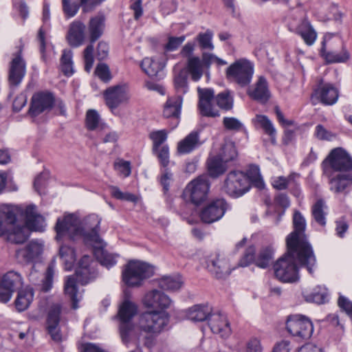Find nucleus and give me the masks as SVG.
<instances>
[{
	"label": "nucleus",
	"mask_w": 352,
	"mask_h": 352,
	"mask_svg": "<svg viewBox=\"0 0 352 352\" xmlns=\"http://www.w3.org/2000/svg\"><path fill=\"white\" fill-rule=\"evenodd\" d=\"M101 219L96 214H91L80 220L74 214H66L58 218L55 226L56 239L60 241L68 238L72 241L82 239L91 246L102 245L100 232Z\"/></svg>",
	"instance_id": "nucleus-1"
},
{
	"label": "nucleus",
	"mask_w": 352,
	"mask_h": 352,
	"mask_svg": "<svg viewBox=\"0 0 352 352\" xmlns=\"http://www.w3.org/2000/svg\"><path fill=\"white\" fill-rule=\"evenodd\" d=\"M333 170L338 172L329 180V188L334 193H340L352 185V158L342 148L333 149L324 161Z\"/></svg>",
	"instance_id": "nucleus-2"
},
{
	"label": "nucleus",
	"mask_w": 352,
	"mask_h": 352,
	"mask_svg": "<svg viewBox=\"0 0 352 352\" xmlns=\"http://www.w3.org/2000/svg\"><path fill=\"white\" fill-rule=\"evenodd\" d=\"M25 226H18L13 223L8 226L5 235L12 243H23L28 240L31 231L43 232L45 228L44 217L38 214L34 205H30L23 211Z\"/></svg>",
	"instance_id": "nucleus-3"
},
{
	"label": "nucleus",
	"mask_w": 352,
	"mask_h": 352,
	"mask_svg": "<svg viewBox=\"0 0 352 352\" xmlns=\"http://www.w3.org/2000/svg\"><path fill=\"white\" fill-rule=\"evenodd\" d=\"M296 262L301 267H306L309 274H313L316 266V258L313 265L309 264L305 254L303 253L298 256L297 254L290 252L287 248V252L285 256L279 258L274 265L276 277L280 281L285 283L297 281L299 279V275Z\"/></svg>",
	"instance_id": "nucleus-4"
},
{
	"label": "nucleus",
	"mask_w": 352,
	"mask_h": 352,
	"mask_svg": "<svg viewBox=\"0 0 352 352\" xmlns=\"http://www.w3.org/2000/svg\"><path fill=\"white\" fill-rule=\"evenodd\" d=\"M293 224L294 230L286 239L287 248L290 252H294L298 256L303 253L305 254L308 263L313 265L315 261V255L305 234V219L299 211H295L294 214Z\"/></svg>",
	"instance_id": "nucleus-5"
},
{
	"label": "nucleus",
	"mask_w": 352,
	"mask_h": 352,
	"mask_svg": "<svg viewBox=\"0 0 352 352\" xmlns=\"http://www.w3.org/2000/svg\"><path fill=\"white\" fill-rule=\"evenodd\" d=\"M91 261L89 256H83L79 261L75 275L67 276L65 281V294L70 298L74 309L78 307V302L82 298L77 288V282L85 285L94 278V271L90 267Z\"/></svg>",
	"instance_id": "nucleus-6"
},
{
	"label": "nucleus",
	"mask_w": 352,
	"mask_h": 352,
	"mask_svg": "<svg viewBox=\"0 0 352 352\" xmlns=\"http://www.w3.org/2000/svg\"><path fill=\"white\" fill-rule=\"evenodd\" d=\"M169 314L166 311L157 310L147 311L142 313L138 318V327L140 331L146 333L144 344L151 347L155 342V338L168 325Z\"/></svg>",
	"instance_id": "nucleus-7"
},
{
	"label": "nucleus",
	"mask_w": 352,
	"mask_h": 352,
	"mask_svg": "<svg viewBox=\"0 0 352 352\" xmlns=\"http://www.w3.org/2000/svg\"><path fill=\"white\" fill-rule=\"evenodd\" d=\"M154 267L140 261H129L122 270V280L128 287H139L154 274Z\"/></svg>",
	"instance_id": "nucleus-8"
},
{
	"label": "nucleus",
	"mask_w": 352,
	"mask_h": 352,
	"mask_svg": "<svg viewBox=\"0 0 352 352\" xmlns=\"http://www.w3.org/2000/svg\"><path fill=\"white\" fill-rule=\"evenodd\" d=\"M254 74V65L245 58L236 60L226 71L227 80L244 87L250 85Z\"/></svg>",
	"instance_id": "nucleus-9"
},
{
	"label": "nucleus",
	"mask_w": 352,
	"mask_h": 352,
	"mask_svg": "<svg viewBox=\"0 0 352 352\" xmlns=\"http://www.w3.org/2000/svg\"><path fill=\"white\" fill-rule=\"evenodd\" d=\"M105 18L102 14L90 19L88 24V32L90 44L88 45L83 52L85 62V69L89 72L94 65V43L102 36L104 28Z\"/></svg>",
	"instance_id": "nucleus-10"
},
{
	"label": "nucleus",
	"mask_w": 352,
	"mask_h": 352,
	"mask_svg": "<svg viewBox=\"0 0 352 352\" xmlns=\"http://www.w3.org/2000/svg\"><path fill=\"white\" fill-rule=\"evenodd\" d=\"M250 189L245 174L239 170L230 171L226 176L221 190L234 198L243 196Z\"/></svg>",
	"instance_id": "nucleus-11"
},
{
	"label": "nucleus",
	"mask_w": 352,
	"mask_h": 352,
	"mask_svg": "<svg viewBox=\"0 0 352 352\" xmlns=\"http://www.w3.org/2000/svg\"><path fill=\"white\" fill-rule=\"evenodd\" d=\"M286 328L291 335L302 340L309 339L314 331V326L310 319L298 314L287 318Z\"/></svg>",
	"instance_id": "nucleus-12"
},
{
	"label": "nucleus",
	"mask_w": 352,
	"mask_h": 352,
	"mask_svg": "<svg viewBox=\"0 0 352 352\" xmlns=\"http://www.w3.org/2000/svg\"><path fill=\"white\" fill-rule=\"evenodd\" d=\"M210 181L207 175H201L191 181L186 187L184 195L195 205H199L208 198Z\"/></svg>",
	"instance_id": "nucleus-13"
},
{
	"label": "nucleus",
	"mask_w": 352,
	"mask_h": 352,
	"mask_svg": "<svg viewBox=\"0 0 352 352\" xmlns=\"http://www.w3.org/2000/svg\"><path fill=\"white\" fill-rule=\"evenodd\" d=\"M23 285L21 275L15 271H9L0 278V302H8L13 294Z\"/></svg>",
	"instance_id": "nucleus-14"
},
{
	"label": "nucleus",
	"mask_w": 352,
	"mask_h": 352,
	"mask_svg": "<svg viewBox=\"0 0 352 352\" xmlns=\"http://www.w3.org/2000/svg\"><path fill=\"white\" fill-rule=\"evenodd\" d=\"M206 265L208 272L218 279L228 277L232 272L228 259L219 252H214L207 256Z\"/></svg>",
	"instance_id": "nucleus-15"
},
{
	"label": "nucleus",
	"mask_w": 352,
	"mask_h": 352,
	"mask_svg": "<svg viewBox=\"0 0 352 352\" xmlns=\"http://www.w3.org/2000/svg\"><path fill=\"white\" fill-rule=\"evenodd\" d=\"M55 104L54 94L49 91L35 93L32 98L28 113L32 117L50 111Z\"/></svg>",
	"instance_id": "nucleus-16"
},
{
	"label": "nucleus",
	"mask_w": 352,
	"mask_h": 352,
	"mask_svg": "<svg viewBox=\"0 0 352 352\" xmlns=\"http://www.w3.org/2000/svg\"><path fill=\"white\" fill-rule=\"evenodd\" d=\"M142 303L146 308L164 311L165 309L170 307L173 301L163 292L152 289L145 294L142 298Z\"/></svg>",
	"instance_id": "nucleus-17"
},
{
	"label": "nucleus",
	"mask_w": 352,
	"mask_h": 352,
	"mask_svg": "<svg viewBox=\"0 0 352 352\" xmlns=\"http://www.w3.org/2000/svg\"><path fill=\"white\" fill-rule=\"evenodd\" d=\"M10 63L8 80L11 86H18L24 78L26 72V64L22 57V47H19L14 54Z\"/></svg>",
	"instance_id": "nucleus-18"
},
{
	"label": "nucleus",
	"mask_w": 352,
	"mask_h": 352,
	"mask_svg": "<svg viewBox=\"0 0 352 352\" xmlns=\"http://www.w3.org/2000/svg\"><path fill=\"white\" fill-rule=\"evenodd\" d=\"M227 210V203L224 199H217L204 207L200 212L201 221L206 223H212L219 221Z\"/></svg>",
	"instance_id": "nucleus-19"
},
{
	"label": "nucleus",
	"mask_w": 352,
	"mask_h": 352,
	"mask_svg": "<svg viewBox=\"0 0 352 352\" xmlns=\"http://www.w3.org/2000/svg\"><path fill=\"white\" fill-rule=\"evenodd\" d=\"M312 97H315L324 105H332L338 99L339 91L333 84L325 82L321 78L318 80Z\"/></svg>",
	"instance_id": "nucleus-20"
},
{
	"label": "nucleus",
	"mask_w": 352,
	"mask_h": 352,
	"mask_svg": "<svg viewBox=\"0 0 352 352\" xmlns=\"http://www.w3.org/2000/svg\"><path fill=\"white\" fill-rule=\"evenodd\" d=\"M199 102L198 109L201 116L206 117H217L219 116V111L212 104L214 91L210 88H197Z\"/></svg>",
	"instance_id": "nucleus-21"
},
{
	"label": "nucleus",
	"mask_w": 352,
	"mask_h": 352,
	"mask_svg": "<svg viewBox=\"0 0 352 352\" xmlns=\"http://www.w3.org/2000/svg\"><path fill=\"white\" fill-rule=\"evenodd\" d=\"M20 207L12 204L0 205V237L5 235L8 230V226L16 221V217L22 213Z\"/></svg>",
	"instance_id": "nucleus-22"
},
{
	"label": "nucleus",
	"mask_w": 352,
	"mask_h": 352,
	"mask_svg": "<svg viewBox=\"0 0 352 352\" xmlns=\"http://www.w3.org/2000/svg\"><path fill=\"white\" fill-rule=\"evenodd\" d=\"M212 332L221 338H228L232 333L228 317L223 313H213L208 322Z\"/></svg>",
	"instance_id": "nucleus-23"
},
{
	"label": "nucleus",
	"mask_w": 352,
	"mask_h": 352,
	"mask_svg": "<svg viewBox=\"0 0 352 352\" xmlns=\"http://www.w3.org/2000/svg\"><path fill=\"white\" fill-rule=\"evenodd\" d=\"M66 38L71 47L81 46L86 38V25L79 20L74 21L69 25Z\"/></svg>",
	"instance_id": "nucleus-24"
},
{
	"label": "nucleus",
	"mask_w": 352,
	"mask_h": 352,
	"mask_svg": "<svg viewBox=\"0 0 352 352\" xmlns=\"http://www.w3.org/2000/svg\"><path fill=\"white\" fill-rule=\"evenodd\" d=\"M107 104L111 109L129 98L128 88L126 85H117L107 89L104 94Z\"/></svg>",
	"instance_id": "nucleus-25"
},
{
	"label": "nucleus",
	"mask_w": 352,
	"mask_h": 352,
	"mask_svg": "<svg viewBox=\"0 0 352 352\" xmlns=\"http://www.w3.org/2000/svg\"><path fill=\"white\" fill-rule=\"evenodd\" d=\"M43 252V244L31 241L24 248L16 252V257L19 263H30L38 258Z\"/></svg>",
	"instance_id": "nucleus-26"
},
{
	"label": "nucleus",
	"mask_w": 352,
	"mask_h": 352,
	"mask_svg": "<svg viewBox=\"0 0 352 352\" xmlns=\"http://www.w3.org/2000/svg\"><path fill=\"white\" fill-rule=\"evenodd\" d=\"M60 306L55 305L52 306L48 313L46 327L52 340L59 342L62 341V334L59 328Z\"/></svg>",
	"instance_id": "nucleus-27"
},
{
	"label": "nucleus",
	"mask_w": 352,
	"mask_h": 352,
	"mask_svg": "<svg viewBox=\"0 0 352 352\" xmlns=\"http://www.w3.org/2000/svg\"><path fill=\"white\" fill-rule=\"evenodd\" d=\"M201 144L199 133L193 131L177 143V151L179 155L188 154Z\"/></svg>",
	"instance_id": "nucleus-28"
},
{
	"label": "nucleus",
	"mask_w": 352,
	"mask_h": 352,
	"mask_svg": "<svg viewBox=\"0 0 352 352\" xmlns=\"http://www.w3.org/2000/svg\"><path fill=\"white\" fill-rule=\"evenodd\" d=\"M186 317L192 322H203L208 320L213 314L208 304H198L186 310Z\"/></svg>",
	"instance_id": "nucleus-29"
},
{
	"label": "nucleus",
	"mask_w": 352,
	"mask_h": 352,
	"mask_svg": "<svg viewBox=\"0 0 352 352\" xmlns=\"http://www.w3.org/2000/svg\"><path fill=\"white\" fill-rule=\"evenodd\" d=\"M248 95L254 100L261 102H266L270 98V92L266 78L261 76L254 87L248 90Z\"/></svg>",
	"instance_id": "nucleus-30"
},
{
	"label": "nucleus",
	"mask_w": 352,
	"mask_h": 352,
	"mask_svg": "<svg viewBox=\"0 0 352 352\" xmlns=\"http://www.w3.org/2000/svg\"><path fill=\"white\" fill-rule=\"evenodd\" d=\"M164 63L158 58H144L141 63L142 69L150 77L161 78L162 77Z\"/></svg>",
	"instance_id": "nucleus-31"
},
{
	"label": "nucleus",
	"mask_w": 352,
	"mask_h": 352,
	"mask_svg": "<svg viewBox=\"0 0 352 352\" xmlns=\"http://www.w3.org/2000/svg\"><path fill=\"white\" fill-rule=\"evenodd\" d=\"M183 98L177 95L168 98L164 104L163 115L166 118L175 119V126L178 124Z\"/></svg>",
	"instance_id": "nucleus-32"
},
{
	"label": "nucleus",
	"mask_w": 352,
	"mask_h": 352,
	"mask_svg": "<svg viewBox=\"0 0 352 352\" xmlns=\"http://www.w3.org/2000/svg\"><path fill=\"white\" fill-rule=\"evenodd\" d=\"M305 300L308 302L323 304L327 301L328 292L325 287L318 285L311 291H305L302 293Z\"/></svg>",
	"instance_id": "nucleus-33"
},
{
	"label": "nucleus",
	"mask_w": 352,
	"mask_h": 352,
	"mask_svg": "<svg viewBox=\"0 0 352 352\" xmlns=\"http://www.w3.org/2000/svg\"><path fill=\"white\" fill-rule=\"evenodd\" d=\"M104 242L102 241V245L94 246V253L98 262L107 268H110L116 264V256L109 253L104 249Z\"/></svg>",
	"instance_id": "nucleus-34"
},
{
	"label": "nucleus",
	"mask_w": 352,
	"mask_h": 352,
	"mask_svg": "<svg viewBox=\"0 0 352 352\" xmlns=\"http://www.w3.org/2000/svg\"><path fill=\"white\" fill-rule=\"evenodd\" d=\"M186 68L191 79L197 82L202 77L205 67L199 56H193L187 59Z\"/></svg>",
	"instance_id": "nucleus-35"
},
{
	"label": "nucleus",
	"mask_w": 352,
	"mask_h": 352,
	"mask_svg": "<svg viewBox=\"0 0 352 352\" xmlns=\"http://www.w3.org/2000/svg\"><path fill=\"white\" fill-rule=\"evenodd\" d=\"M137 312L138 306L135 303L129 299H125L120 306L118 311L120 323L132 322V319Z\"/></svg>",
	"instance_id": "nucleus-36"
},
{
	"label": "nucleus",
	"mask_w": 352,
	"mask_h": 352,
	"mask_svg": "<svg viewBox=\"0 0 352 352\" xmlns=\"http://www.w3.org/2000/svg\"><path fill=\"white\" fill-rule=\"evenodd\" d=\"M296 32L300 35L305 43L308 45H311L316 41L317 34L309 23L304 20L298 25L296 28Z\"/></svg>",
	"instance_id": "nucleus-37"
},
{
	"label": "nucleus",
	"mask_w": 352,
	"mask_h": 352,
	"mask_svg": "<svg viewBox=\"0 0 352 352\" xmlns=\"http://www.w3.org/2000/svg\"><path fill=\"white\" fill-rule=\"evenodd\" d=\"M226 164L219 155L209 158L207 162L208 174L212 177H219L226 172Z\"/></svg>",
	"instance_id": "nucleus-38"
},
{
	"label": "nucleus",
	"mask_w": 352,
	"mask_h": 352,
	"mask_svg": "<svg viewBox=\"0 0 352 352\" xmlns=\"http://www.w3.org/2000/svg\"><path fill=\"white\" fill-rule=\"evenodd\" d=\"M174 87L178 94L182 96L188 91V75L184 69H179L175 72L173 78Z\"/></svg>",
	"instance_id": "nucleus-39"
},
{
	"label": "nucleus",
	"mask_w": 352,
	"mask_h": 352,
	"mask_svg": "<svg viewBox=\"0 0 352 352\" xmlns=\"http://www.w3.org/2000/svg\"><path fill=\"white\" fill-rule=\"evenodd\" d=\"M34 294L31 289L19 291L16 299L15 300L16 308L19 311L25 310L33 300Z\"/></svg>",
	"instance_id": "nucleus-40"
},
{
	"label": "nucleus",
	"mask_w": 352,
	"mask_h": 352,
	"mask_svg": "<svg viewBox=\"0 0 352 352\" xmlns=\"http://www.w3.org/2000/svg\"><path fill=\"white\" fill-rule=\"evenodd\" d=\"M119 329L122 341L125 344L137 338L135 325L132 322H120Z\"/></svg>",
	"instance_id": "nucleus-41"
},
{
	"label": "nucleus",
	"mask_w": 352,
	"mask_h": 352,
	"mask_svg": "<svg viewBox=\"0 0 352 352\" xmlns=\"http://www.w3.org/2000/svg\"><path fill=\"white\" fill-rule=\"evenodd\" d=\"M299 177L300 175L296 173H290L287 177L283 176L274 177L272 178V185L276 190H285L289 184H296V179Z\"/></svg>",
	"instance_id": "nucleus-42"
},
{
	"label": "nucleus",
	"mask_w": 352,
	"mask_h": 352,
	"mask_svg": "<svg viewBox=\"0 0 352 352\" xmlns=\"http://www.w3.org/2000/svg\"><path fill=\"white\" fill-rule=\"evenodd\" d=\"M327 206L322 199L318 200L312 206L311 213L314 220L320 226H325L326 224V214L325 210Z\"/></svg>",
	"instance_id": "nucleus-43"
},
{
	"label": "nucleus",
	"mask_w": 352,
	"mask_h": 352,
	"mask_svg": "<svg viewBox=\"0 0 352 352\" xmlns=\"http://www.w3.org/2000/svg\"><path fill=\"white\" fill-rule=\"evenodd\" d=\"M249 184L250 183L259 189H263L265 187L264 182L261 177L260 170L256 165H250L245 174Z\"/></svg>",
	"instance_id": "nucleus-44"
},
{
	"label": "nucleus",
	"mask_w": 352,
	"mask_h": 352,
	"mask_svg": "<svg viewBox=\"0 0 352 352\" xmlns=\"http://www.w3.org/2000/svg\"><path fill=\"white\" fill-rule=\"evenodd\" d=\"M273 256L274 250L271 247L263 248L256 258L255 265L263 269L267 268L272 263Z\"/></svg>",
	"instance_id": "nucleus-45"
},
{
	"label": "nucleus",
	"mask_w": 352,
	"mask_h": 352,
	"mask_svg": "<svg viewBox=\"0 0 352 352\" xmlns=\"http://www.w3.org/2000/svg\"><path fill=\"white\" fill-rule=\"evenodd\" d=\"M59 255L65 263L66 270H71L76 257L74 250L67 245H61L59 249Z\"/></svg>",
	"instance_id": "nucleus-46"
},
{
	"label": "nucleus",
	"mask_w": 352,
	"mask_h": 352,
	"mask_svg": "<svg viewBox=\"0 0 352 352\" xmlns=\"http://www.w3.org/2000/svg\"><path fill=\"white\" fill-rule=\"evenodd\" d=\"M168 131L166 129L153 131L149 133V138L152 141L153 151H157L161 148L168 138Z\"/></svg>",
	"instance_id": "nucleus-47"
},
{
	"label": "nucleus",
	"mask_w": 352,
	"mask_h": 352,
	"mask_svg": "<svg viewBox=\"0 0 352 352\" xmlns=\"http://www.w3.org/2000/svg\"><path fill=\"white\" fill-rule=\"evenodd\" d=\"M73 52L70 50H64L60 58L61 69L65 75L72 76L74 71L73 69Z\"/></svg>",
	"instance_id": "nucleus-48"
},
{
	"label": "nucleus",
	"mask_w": 352,
	"mask_h": 352,
	"mask_svg": "<svg viewBox=\"0 0 352 352\" xmlns=\"http://www.w3.org/2000/svg\"><path fill=\"white\" fill-rule=\"evenodd\" d=\"M218 155L226 163L234 160L238 155L234 144L232 142H226Z\"/></svg>",
	"instance_id": "nucleus-49"
},
{
	"label": "nucleus",
	"mask_w": 352,
	"mask_h": 352,
	"mask_svg": "<svg viewBox=\"0 0 352 352\" xmlns=\"http://www.w3.org/2000/svg\"><path fill=\"white\" fill-rule=\"evenodd\" d=\"M158 285L164 290L176 291L181 287L182 282L178 277L164 276L159 280Z\"/></svg>",
	"instance_id": "nucleus-50"
},
{
	"label": "nucleus",
	"mask_w": 352,
	"mask_h": 352,
	"mask_svg": "<svg viewBox=\"0 0 352 352\" xmlns=\"http://www.w3.org/2000/svg\"><path fill=\"white\" fill-rule=\"evenodd\" d=\"M215 101L219 108L226 111L230 110L233 107V97L228 90L218 94L215 97Z\"/></svg>",
	"instance_id": "nucleus-51"
},
{
	"label": "nucleus",
	"mask_w": 352,
	"mask_h": 352,
	"mask_svg": "<svg viewBox=\"0 0 352 352\" xmlns=\"http://www.w3.org/2000/svg\"><path fill=\"white\" fill-rule=\"evenodd\" d=\"M212 31L207 30L205 32L199 33L195 38V41H197L201 50H212L214 49V45L212 42Z\"/></svg>",
	"instance_id": "nucleus-52"
},
{
	"label": "nucleus",
	"mask_w": 352,
	"mask_h": 352,
	"mask_svg": "<svg viewBox=\"0 0 352 352\" xmlns=\"http://www.w3.org/2000/svg\"><path fill=\"white\" fill-rule=\"evenodd\" d=\"M255 122L261 126L266 134L269 135L272 138V140L274 139L276 129L272 122L266 116L256 115Z\"/></svg>",
	"instance_id": "nucleus-53"
},
{
	"label": "nucleus",
	"mask_w": 352,
	"mask_h": 352,
	"mask_svg": "<svg viewBox=\"0 0 352 352\" xmlns=\"http://www.w3.org/2000/svg\"><path fill=\"white\" fill-rule=\"evenodd\" d=\"M327 60L329 63H344L350 58L349 52L343 47L340 52H324Z\"/></svg>",
	"instance_id": "nucleus-54"
},
{
	"label": "nucleus",
	"mask_w": 352,
	"mask_h": 352,
	"mask_svg": "<svg viewBox=\"0 0 352 352\" xmlns=\"http://www.w3.org/2000/svg\"><path fill=\"white\" fill-rule=\"evenodd\" d=\"M80 7V3L73 1V0H62L63 12L67 19L76 16Z\"/></svg>",
	"instance_id": "nucleus-55"
},
{
	"label": "nucleus",
	"mask_w": 352,
	"mask_h": 352,
	"mask_svg": "<svg viewBox=\"0 0 352 352\" xmlns=\"http://www.w3.org/2000/svg\"><path fill=\"white\" fill-rule=\"evenodd\" d=\"M201 61L205 68L209 69L212 63H216L217 65H225L227 62L224 60L217 57L213 54L203 52L201 54Z\"/></svg>",
	"instance_id": "nucleus-56"
},
{
	"label": "nucleus",
	"mask_w": 352,
	"mask_h": 352,
	"mask_svg": "<svg viewBox=\"0 0 352 352\" xmlns=\"http://www.w3.org/2000/svg\"><path fill=\"white\" fill-rule=\"evenodd\" d=\"M255 248L253 245L249 246L243 254L241 258L239 260L238 265L239 267H247L250 264L255 263Z\"/></svg>",
	"instance_id": "nucleus-57"
},
{
	"label": "nucleus",
	"mask_w": 352,
	"mask_h": 352,
	"mask_svg": "<svg viewBox=\"0 0 352 352\" xmlns=\"http://www.w3.org/2000/svg\"><path fill=\"white\" fill-rule=\"evenodd\" d=\"M110 192L112 197L117 199L135 202L137 197L135 195L129 192H122L117 186H111Z\"/></svg>",
	"instance_id": "nucleus-58"
},
{
	"label": "nucleus",
	"mask_w": 352,
	"mask_h": 352,
	"mask_svg": "<svg viewBox=\"0 0 352 352\" xmlns=\"http://www.w3.org/2000/svg\"><path fill=\"white\" fill-rule=\"evenodd\" d=\"M100 116L96 110L90 109L86 114V125L89 130H94L99 124Z\"/></svg>",
	"instance_id": "nucleus-59"
},
{
	"label": "nucleus",
	"mask_w": 352,
	"mask_h": 352,
	"mask_svg": "<svg viewBox=\"0 0 352 352\" xmlns=\"http://www.w3.org/2000/svg\"><path fill=\"white\" fill-rule=\"evenodd\" d=\"M54 267L52 265H49L46 270L44 279L42 281L41 290L47 292L50 291L53 285V277H54Z\"/></svg>",
	"instance_id": "nucleus-60"
},
{
	"label": "nucleus",
	"mask_w": 352,
	"mask_h": 352,
	"mask_svg": "<svg viewBox=\"0 0 352 352\" xmlns=\"http://www.w3.org/2000/svg\"><path fill=\"white\" fill-rule=\"evenodd\" d=\"M153 153L157 154V158L160 160V164L166 168L169 164V147L167 144H164L157 151H153Z\"/></svg>",
	"instance_id": "nucleus-61"
},
{
	"label": "nucleus",
	"mask_w": 352,
	"mask_h": 352,
	"mask_svg": "<svg viewBox=\"0 0 352 352\" xmlns=\"http://www.w3.org/2000/svg\"><path fill=\"white\" fill-rule=\"evenodd\" d=\"M186 36H170L168 37V43L165 45L164 49L166 51L172 52L176 50L181 44L185 41Z\"/></svg>",
	"instance_id": "nucleus-62"
},
{
	"label": "nucleus",
	"mask_w": 352,
	"mask_h": 352,
	"mask_svg": "<svg viewBox=\"0 0 352 352\" xmlns=\"http://www.w3.org/2000/svg\"><path fill=\"white\" fill-rule=\"evenodd\" d=\"M95 74L104 82L109 81L111 79L109 67L104 63H100L97 65Z\"/></svg>",
	"instance_id": "nucleus-63"
},
{
	"label": "nucleus",
	"mask_w": 352,
	"mask_h": 352,
	"mask_svg": "<svg viewBox=\"0 0 352 352\" xmlns=\"http://www.w3.org/2000/svg\"><path fill=\"white\" fill-rule=\"evenodd\" d=\"M223 123L225 128L230 131H239L243 127V124L235 118H224Z\"/></svg>",
	"instance_id": "nucleus-64"
}]
</instances>
